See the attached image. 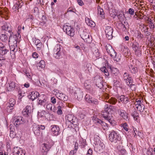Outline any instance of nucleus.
Instances as JSON below:
<instances>
[{"instance_id": "obj_63", "label": "nucleus", "mask_w": 155, "mask_h": 155, "mask_svg": "<svg viewBox=\"0 0 155 155\" xmlns=\"http://www.w3.org/2000/svg\"><path fill=\"white\" fill-rule=\"evenodd\" d=\"M129 98L127 97H125L123 103L124 104L127 103L128 101Z\"/></svg>"}, {"instance_id": "obj_60", "label": "nucleus", "mask_w": 155, "mask_h": 155, "mask_svg": "<svg viewBox=\"0 0 155 155\" xmlns=\"http://www.w3.org/2000/svg\"><path fill=\"white\" fill-rule=\"evenodd\" d=\"M51 102L53 104H55L56 103V99L53 97L51 98Z\"/></svg>"}, {"instance_id": "obj_15", "label": "nucleus", "mask_w": 155, "mask_h": 155, "mask_svg": "<svg viewBox=\"0 0 155 155\" xmlns=\"http://www.w3.org/2000/svg\"><path fill=\"white\" fill-rule=\"evenodd\" d=\"M14 125L16 127H18L20 125L24 123V120L22 117L21 116L15 117L13 121Z\"/></svg>"}, {"instance_id": "obj_32", "label": "nucleus", "mask_w": 155, "mask_h": 155, "mask_svg": "<svg viewBox=\"0 0 155 155\" xmlns=\"http://www.w3.org/2000/svg\"><path fill=\"white\" fill-rule=\"evenodd\" d=\"M97 123L101 124V126L104 130H106L107 129L108 127V126L106 123L104 122L103 121L99 119H97Z\"/></svg>"}, {"instance_id": "obj_64", "label": "nucleus", "mask_w": 155, "mask_h": 155, "mask_svg": "<svg viewBox=\"0 0 155 155\" xmlns=\"http://www.w3.org/2000/svg\"><path fill=\"white\" fill-rule=\"evenodd\" d=\"M76 152V151L75 150H71L70 153L69 154L70 155H73Z\"/></svg>"}, {"instance_id": "obj_55", "label": "nucleus", "mask_w": 155, "mask_h": 155, "mask_svg": "<svg viewBox=\"0 0 155 155\" xmlns=\"http://www.w3.org/2000/svg\"><path fill=\"white\" fill-rule=\"evenodd\" d=\"M93 153V150L92 149H89L87 153V155H92Z\"/></svg>"}, {"instance_id": "obj_35", "label": "nucleus", "mask_w": 155, "mask_h": 155, "mask_svg": "<svg viewBox=\"0 0 155 155\" xmlns=\"http://www.w3.org/2000/svg\"><path fill=\"white\" fill-rule=\"evenodd\" d=\"M94 54L96 57H98L100 56V53L97 48L95 47L92 49Z\"/></svg>"}, {"instance_id": "obj_43", "label": "nucleus", "mask_w": 155, "mask_h": 155, "mask_svg": "<svg viewBox=\"0 0 155 155\" xmlns=\"http://www.w3.org/2000/svg\"><path fill=\"white\" fill-rule=\"evenodd\" d=\"M15 104V101L13 98H11L9 100V103L8 104L9 105L14 106Z\"/></svg>"}, {"instance_id": "obj_5", "label": "nucleus", "mask_w": 155, "mask_h": 155, "mask_svg": "<svg viewBox=\"0 0 155 155\" xmlns=\"http://www.w3.org/2000/svg\"><path fill=\"white\" fill-rule=\"evenodd\" d=\"M109 138L111 142L116 143L120 142L121 137L117 132L113 130L109 134Z\"/></svg>"}, {"instance_id": "obj_22", "label": "nucleus", "mask_w": 155, "mask_h": 155, "mask_svg": "<svg viewBox=\"0 0 155 155\" xmlns=\"http://www.w3.org/2000/svg\"><path fill=\"white\" fill-rule=\"evenodd\" d=\"M31 107L30 106H27L24 108L22 112L23 115L25 117H28L31 115Z\"/></svg>"}, {"instance_id": "obj_51", "label": "nucleus", "mask_w": 155, "mask_h": 155, "mask_svg": "<svg viewBox=\"0 0 155 155\" xmlns=\"http://www.w3.org/2000/svg\"><path fill=\"white\" fill-rule=\"evenodd\" d=\"M122 127H123V128L126 131H127L128 130V128L127 127V124L126 123H124L122 125Z\"/></svg>"}, {"instance_id": "obj_19", "label": "nucleus", "mask_w": 155, "mask_h": 155, "mask_svg": "<svg viewBox=\"0 0 155 155\" xmlns=\"http://www.w3.org/2000/svg\"><path fill=\"white\" fill-rule=\"evenodd\" d=\"M38 104L44 106L48 102L47 101V97L44 95L42 94L40 96Z\"/></svg>"}, {"instance_id": "obj_26", "label": "nucleus", "mask_w": 155, "mask_h": 155, "mask_svg": "<svg viewBox=\"0 0 155 155\" xmlns=\"http://www.w3.org/2000/svg\"><path fill=\"white\" fill-rule=\"evenodd\" d=\"M15 87V84L12 81H10L7 85V90L8 91H11L14 89Z\"/></svg>"}, {"instance_id": "obj_13", "label": "nucleus", "mask_w": 155, "mask_h": 155, "mask_svg": "<svg viewBox=\"0 0 155 155\" xmlns=\"http://www.w3.org/2000/svg\"><path fill=\"white\" fill-rule=\"evenodd\" d=\"M85 101L89 103H92L96 105L98 104V102L97 99L92 97L89 94H86L85 97Z\"/></svg>"}, {"instance_id": "obj_62", "label": "nucleus", "mask_w": 155, "mask_h": 155, "mask_svg": "<svg viewBox=\"0 0 155 155\" xmlns=\"http://www.w3.org/2000/svg\"><path fill=\"white\" fill-rule=\"evenodd\" d=\"M77 2L78 4L81 6L83 5V2L82 0H77Z\"/></svg>"}, {"instance_id": "obj_1", "label": "nucleus", "mask_w": 155, "mask_h": 155, "mask_svg": "<svg viewBox=\"0 0 155 155\" xmlns=\"http://www.w3.org/2000/svg\"><path fill=\"white\" fill-rule=\"evenodd\" d=\"M18 38L12 32L9 37L8 43L11 51L15 52L17 51V40Z\"/></svg>"}, {"instance_id": "obj_29", "label": "nucleus", "mask_w": 155, "mask_h": 155, "mask_svg": "<svg viewBox=\"0 0 155 155\" xmlns=\"http://www.w3.org/2000/svg\"><path fill=\"white\" fill-rule=\"evenodd\" d=\"M39 94L38 92L36 91H33L30 93L29 96L32 101H34L35 99L37 98Z\"/></svg>"}, {"instance_id": "obj_39", "label": "nucleus", "mask_w": 155, "mask_h": 155, "mask_svg": "<svg viewBox=\"0 0 155 155\" xmlns=\"http://www.w3.org/2000/svg\"><path fill=\"white\" fill-rule=\"evenodd\" d=\"M103 72H104L106 76H108L109 74L105 67H102L100 69Z\"/></svg>"}, {"instance_id": "obj_21", "label": "nucleus", "mask_w": 155, "mask_h": 155, "mask_svg": "<svg viewBox=\"0 0 155 155\" xmlns=\"http://www.w3.org/2000/svg\"><path fill=\"white\" fill-rule=\"evenodd\" d=\"M56 96L60 100L64 102L67 101L68 99V97L65 94L59 92H57L56 94Z\"/></svg>"}, {"instance_id": "obj_9", "label": "nucleus", "mask_w": 155, "mask_h": 155, "mask_svg": "<svg viewBox=\"0 0 155 155\" xmlns=\"http://www.w3.org/2000/svg\"><path fill=\"white\" fill-rule=\"evenodd\" d=\"M141 46L137 42L134 41L133 44V49L134 51L135 54L138 57H140L142 54L140 50Z\"/></svg>"}, {"instance_id": "obj_2", "label": "nucleus", "mask_w": 155, "mask_h": 155, "mask_svg": "<svg viewBox=\"0 0 155 155\" xmlns=\"http://www.w3.org/2000/svg\"><path fill=\"white\" fill-rule=\"evenodd\" d=\"M123 78L127 85L132 90H135L136 88V85L134 84L131 77L127 72H125L123 75Z\"/></svg>"}, {"instance_id": "obj_48", "label": "nucleus", "mask_w": 155, "mask_h": 155, "mask_svg": "<svg viewBox=\"0 0 155 155\" xmlns=\"http://www.w3.org/2000/svg\"><path fill=\"white\" fill-rule=\"evenodd\" d=\"M10 137L12 138H13L15 136V133L13 130L10 131V133L9 134Z\"/></svg>"}, {"instance_id": "obj_58", "label": "nucleus", "mask_w": 155, "mask_h": 155, "mask_svg": "<svg viewBox=\"0 0 155 155\" xmlns=\"http://www.w3.org/2000/svg\"><path fill=\"white\" fill-rule=\"evenodd\" d=\"M111 72L112 73L115 74H117L118 72V70L116 68L113 69L111 70Z\"/></svg>"}, {"instance_id": "obj_49", "label": "nucleus", "mask_w": 155, "mask_h": 155, "mask_svg": "<svg viewBox=\"0 0 155 155\" xmlns=\"http://www.w3.org/2000/svg\"><path fill=\"white\" fill-rule=\"evenodd\" d=\"M140 99L137 98L136 99L135 102V105L138 104H141L142 103Z\"/></svg>"}, {"instance_id": "obj_34", "label": "nucleus", "mask_w": 155, "mask_h": 155, "mask_svg": "<svg viewBox=\"0 0 155 155\" xmlns=\"http://www.w3.org/2000/svg\"><path fill=\"white\" fill-rule=\"evenodd\" d=\"M46 108L48 110L51 111H54V106L51 103H48L46 104Z\"/></svg>"}, {"instance_id": "obj_45", "label": "nucleus", "mask_w": 155, "mask_h": 155, "mask_svg": "<svg viewBox=\"0 0 155 155\" xmlns=\"http://www.w3.org/2000/svg\"><path fill=\"white\" fill-rule=\"evenodd\" d=\"M13 106L7 104L6 108V110L7 112H11L13 109Z\"/></svg>"}, {"instance_id": "obj_20", "label": "nucleus", "mask_w": 155, "mask_h": 155, "mask_svg": "<svg viewBox=\"0 0 155 155\" xmlns=\"http://www.w3.org/2000/svg\"><path fill=\"white\" fill-rule=\"evenodd\" d=\"M8 51V50L6 47L5 45L2 43L0 42V54L4 55Z\"/></svg>"}, {"instance_id": "obj_16", "label": "nucleus", "mask_w": 155, "mask_h": 155, "mask_svg": "<svg viewBox=\"0 0 155 155\" xmlns=\"http://www.w3.org/2000/svg\"><path fill=\"white\" fill-rule=\"evenodd\" d=\"M107 38L109 40L112 38L113 28L110 26L106 27L105 31Z\"/></svg>"}, {"instance_id": "obj_36", "label": "nucleus", "mask_w": 155, "mask_h": 155, "mask_svg": "<svg viewBox=\"0 0 155 155\" xmlns=\"http://www.w3.org/2000/svg\"><path fill=\"white\" fill-rule=\"evenodd\" d=\"M8 11L7 8H3L0 9V15H7Z\"/></svg>"}, {"instance_id": "obj_41", "label": "nucleus", "mask_w": 155, "mask_h": 155, "mask_svg": "<svg viewBox=\"0 0 155 155\" xmlns=\"http://www.w3.org/2000/svg\"><path fill=\"white\" fill-rule=\"evenodd\" d=\"M135 34V36L137 38L141 39L143 38V35L141 34L140 31H137V32Z\"/></svg>"}, {"instance_id": "obj_42", "label": "nucleus", "mask_w": 155, "mask_h": 155, "mask_svg": "<svg viewBox=\"0 0 155 155\" xmlns=\"http://www.w3.org/2000/svg\"><path fill=\"white\" fill-rule=\"evenodd\" d=\"M84 86L86 89H89L91 87L89 81L88 80L85 81L84 83Z\"/></svg>"}, {"instance_id": "obj_37", "label": "nucleus", "mask_w": 155, "mask_h": 155, "mask_svg": "<svg viewBox=\"0 0 155 155\" xmlns=\"http://www.w3.org/2000/svg\"><path fill=\"white\" fill-rule=\"evenodd\" d=\"M0 39L2 41L6 42L8 41V37L5 34H2L0 36Z\"/></svg>"}, {"instance_id": "obj_12", "label": "nucleus", "mask_w": 155, "mask_h": 155, "mask_svg": "<svg viewBox=\"0 0 155 155\" xmlns=\"http://www.w3.org/2000/svg\"><path fill=\"white\" fill-rule=\"evenodd\" d=\"M94 82L98 87L101 88L103 86L102 78L97 75L94 78Z\"/></svg>"}, {"instance_id": "obj_4", "label": "nucleus", "mask_w": 155, "mask_h": 155, "mask_svg": "<svg viewBox=\"0 0 155 155\" xmlns=\"http://www.w3.org/2000/svg\"><path fill=\"white\" fill-rule=\"evenodd\" d=\"M66 122L69 125H71V127H75L78 124V120L76 117L71 114H69L66 116Z\"/></svg>"}, {"instance_id": "obj_52", "label": "nucleus", "mask_w": 155, "mask_h": 155, "mask_svg": "<svg viewBox=\"0 0 155 155\" xmlns=\"http://www.w3.org/2000/svg\"><path fill=\"white\" fill-rule=\"evenodd\" d=\"M37 48V50H40L42 48V43H40L39 44H37L36 45Z\"/></svg>"}, {"instance_id": "obj_53", "label": "nucleus", "mask_w": 155, "mask_h": 155, "mask_svg": "<svg viewBox=\"0 0 155 155\" xmlns=\"http://www.w3.org/2000/svg\"><path fill=\"white\" fill-rule=\"evenodd\" d=\"M125 97L124 95H121L119 97V100H120V101H119L118 102L120 103V102L121 101L123 103L124 100V98H125Z\"/></svg>"}, {"instance_id": "obj_17", "label": "nucleus", "mask_w": 155, "mask_h": 155, "mask_svg": "<svg viewBox=\"0 0 155 155\" xmlns=\"http://www.w3.org/2000/svg\"><path fill=\"white\" fill-rule=\"evenodd\" d=\"M106 50L108 54L112 57H114L116 52L110 44H107L106 46Z\"/></svg>"}, {"instance_id": "obj_40", "label": "nucleus", "mask_w": 155, "mask_h": 155, "mask_svg": "<svg viewBox=\"0 0 155 155\" xmlns=\"http://www.w3.org/2000/svg\"><path fill=\"white\" fill-rule=\"evenodd\" d=\"M113 58L114 61L117 62H119L120 60L121 56L120 55H117L116 53L114 55V57Z\"/></svg>"}, {"instance_id": "obj_7", "label": "nucleus", "mask_w": 155, "mask_h": 155, "mask_svg": "<svg viewBox=\"0 0 155 155\" xmlns=\"http://www.w3.org/2000/svg\"><path fill=\"white\" fill-rule=\"evenodd\" d=\"M52 142L50 139L46 141L42 145L41 151L44 154H46L51 148L52 145Z\"/></svg>"}, {"instance_id": "obj_8", "label": "nucleus", "mask_w": 155, "mask_h": 155, "mask_svg": "<svg viewBox=\"0 0 155 155\" xmlns=\"http://www.w3.org/2000/svg\"><path fill=\"white\" fill-rule=\"evenodd\" d=\"M63 29L68 35L71 37L73 36L74 35V30L71 26L65 24L63 26Z\"/></svg>"}, {"instance_id": "obj_44", "label": "nucleus", "mask_w": 155, "mask_h": 155, "mask_svg": "<svg viewBox=\"0 0 155 155\" xmlns=\"http://www.w3.org/2000/svg\"><path fill=\"white\" fill-rule=\"evenodd\" d=\"M79 143L82 147H84L86 144V140L83 139H81L79 141Z\"/></svg>"}, {"instance_id": "obj_3", "label": "nucleus", "mask_w": 155, "mask_h": 155, "mask_svg": "<svg viewBox=\"0 0 155 155\" xmlns=\"http://www.w3.org/2000/svg\"><path fill=\"white\" fill-rule=\"evenodd\" d=\"M112 106L107 104L105 105L104 111L102 114L103 117L104 119L108 121L110 124H112L113 120V117L109 116V112L111 110Z\"/></svg>"}, {"instance_id": "obj_10", "label": "nucleus", "mask_w": 155, "mask_h": 155, "mask_svg": "<svg viewBox=\"0 0 155 155\" xmlns=\"http://www.w3.org/2000/svg\"><path fill=\"white\" fill-rule=\"evenodd\" d=\"M61 46L59 44H57L54 46L53 52H54V56L57 59H59L61 56Z\"/></svg>"}, {"instance_id": "obj_6", "label": "nucleus", "mask_w": 155, "mask_h": 155, "mask_svg": "<svg viewBox=\"0 0 155 155\" xmlns=\"http://www.w3.org/2000/svg\"><path fill=\"white\" fill-rule=\"evenodd\" d=\"M79 34L81 38L85 42L87 43H90L91 42L92 38L89 36V34L87 30H84L83 31H80Z\"/></svg>"}, {"instance_id": "obj_30", "label": "nucleus", "mask_w": 155, "mask_h": 155, "mask_svg": "<svg viewBox=\"0 0 155 155\" xmlns=\"http://www.w3.org/2000/svg\"><path fill=\"white\" fill-rule=\"evenodd\" d=\"M85 22L87 24L91 27H94L95 26V23L92 20H91L88 18H86L85 19Z\"/></svg>"}, {"instance_id": "obj_54", "label": "nucleus", "mask_w": 155, "mask_h": 155, "mask_svg": "<svg viewBox=\"0 0 155 155\" xmlns=\"http://www.w3.org/2000/svg\"><path fill=\"white\" fill-rule=\"evenodd\" d=\"M129 12L130 15H133L134 14V10L132 8H130L129 9Z\"/></svg>"}, {"instance_id": "obj_25", "label": "nucleus", "mask_w": 155, "mask_h": 155, "mask_svg": "<svg viewBox=\"0 0 155 155\" xmlns=\"http://www.w3.org/2000/svg\"><path fill=\"white\" fill-rule=\"evenodd\" d=\"M117 111L118 114L121 117L124 119L127 120L128 118L127 114L124 110L119 109L117 110Z\"/></svg>"}, {"instance_id": "obj_46", "label": "nucleus", "mask_w": 155, "mask_h": 155, "mask_svg": "<svg viewBox=\"0 0 155 155\" xmlns=\"http://www.w3.org/2000/svg\"><path fill=\"white\" fill-rule=\"evenodd\" d=\"M131 72L134 74L137 71V68L134 67L133 66H131L130 67Z\"/></svg>"}, {"instance_id": "obj_18", "label": "nucleus", "mask_w": 155, "mask_h": 155, "mask_svg": "<svg viewBox=\"0 0 155 155\" xmlns=\"http://www.w3.org/2000/svg\"><path fill=\"white\" fill-rule=\"evenodd\" d=\"M12 152L13 155H25L24 151L18 147H14Z\"/></svg>"}, {"instance_id": "obj_23", "label": "nucleus", "mask_w": 155, "mask_h": 155, "mask_svg": "<svg viewBox=\"0 0 155 155\" xmlns=\"http://www.w3.org/2000/svg\"><path fill=\"white\" fill-rule=\"evenodd\" d=\"M23 5V3L21 0L17 1L15 4L12 8L13 11L18 10L19 8H21Z\"/></svg>"}, {"instance_id": "obj_27", "label": "nucleus", "mask_w": 155, "mask_h": 155, "mask_svg": "<svg viewBox=\"0 0 155 155\" xmlns=\"http://www.w3.org/2000/svg\"><path fill=\"white\" fill-rule=\"evenodd\" d=\"M106 97V102L112 104H115L117 101V100L115 98L110 97L107 94Z\"/></svg>"}, {"instance_id": "obj_57", "label": "nucleus", "mask_w": 155, "mask_h": 155, "mask_svg": "<svg viewBox=\"0 0 155 155\" xmlns=\"http://www.w3.org/2000/svg\"><path fill=\"white\" fill-rule=\"evenodd\" d=\"M133 131L134 132V133L133 134L134 135V137H135L136 135H139V133H140V132H138V133H136V129L135 128H134Z\"/></svg>"}, {"instance_id": "obj_31", "label": "nucleus", "mask_w": 155, "mask_h": 155, "mask_svg": "<svg viewBox=\"0 0 155 155\" xmlns=\"http://www.w3.org/2000/svg\"><path fill=\"white\" fill-rule=\"evenodd\" d=\"M98 15L103 18H104V13L103 9L101 8L99 6L97 7Z\"/></svg>"}, {"instance_id": "obj_56", "label": "nucleus", "mask_w": 155, "mask_h": 155, "mask_svg": "<svg viewBox=\"0 0 155 155\" xmlns=\"http://www.w3.org/2000/svg\"><path fill=\"white\" fill-rule=\"evenodd\" d=\"M32 56L34 58H37L38 57V55L37 53L35 52L32 53Z\"/></svg>"}, {"instance_id": "obj_50", "label": "nucleus", "mask_w": 155, "mask_h": 155, "mask_svg": "<svg viewBox=\"0 0 155 155\" xmlns=\"http://www.w3.org/2000/svg\"><path fill=\"white\" fill-rule=\"evenodd\" d=\"M119 153L121 154V155H127L126 151L124 149H123L119 152Z\"/></svg>"}, {"instance_id": "obj_33", "label": "nucleus", "mask_w": 155, "mask_h": 155, "mask_svg": "<svg viewBox=\"0 0 155 155\" xmlns=\"http://www.w3.org/2000/svg\"><path fill=\"white\" fill-rule=\"evenodd\" d=\"M138 111L140 112H143L144 109V106L142 103L135 105Z\"/></svg>"}, {"instance_id": "obj_61", "label": "nucleus", "mask_w": 155, "mask_h": 155, "mask_svg": "<svg viewBox=\"0 0 155 155\" xmlns=\"http://www.w3.org/2000/svg\"><path fill=\"white\" fill-rule=\"evenodd\" d=\"M117 148L119 152L124 149L123 147V146L120 145H119L117 147Z\"/></svg>"}, {"instance_id": "obj_24", "label": "nucleus", "mask_w": 155, "mask_h": 155, "mask_svg": "<svg viewBox=\"0 0 155 155\" xmlns=\"http://www.w3.org/2000/svg\"><path fill=\"white\" fill-rule=\"evenodd\" d=\"M51 132L55 136H57L59 134L60 129L59 127L56 125L51 126Z\"/></svg>"}, {"instance_id": "obj_47", "label": "nucleus", "mask_w": 155, "mask_h": 155, "mask_svg": "<svg viewBox=\"0 0 155 155\" xmlns=\"http://www.w3.org/2000/svg\"><path fill=\"white\" fill-rule=\"evenodd\" d=\"M75 11L76 10L74 8L72 7L68 8L67 10V12H73V13H75Z\"/></svg>"}, {"instance_id": "obj_11", "label": "nucleus", "mask_w": 155, "mask_h": 155, "mask_svg": "<svg viewBox=\"0 0 155 155\" xmlns=\"http://www.w3.org/2000/svg\"><path fill=\"white\" fill-rule=\"evenodd\" d=\"M45 128L44 125H39L34 124L33 125V130L35 134L38 135L40 134L39 132L41 130H43Z\"/></svg>"}, {"instance_id": "obj_14", "label": "nucleus", "mask_w": 155, "mask_h": 155, "mask_svg": "<svg viewBox=\"0 0 155 155\" xmlns=\"http://www.w3.org/2000/svg\"><path fill=\"white\" fill-rule=\"evenodd\" d=\"M2 30L4 31L5 32H8L11 34L12 31V28L10 24L8 23H5L2 26Z\"/></svg>"}, {"instance_id": "obj_59", "label": "nucleus", "mask_w": 155, "mask_h": 155, "mask_svg": "<svg viewBox=\"0 0 155 155\" xmlns=\"http://www.w3.org/2000/svg\"><path fill=\"white\" fill-rule=\"evenodd\" d=\"M136 113V114L135 115L134 114H132V116L134 117V120H137V117H138V114H137V112H135Z\"/></svg>"}, {"instance_id": "obj_28", "label": "nucleus", "mask_w": 155, "mask_h": 155, "mask_svg": "<svg viewBox=\"0 0 155 155\" xmlns=\"http://www.w3.org/2000/svg\"><path fill=\"white\" fill-rule=\"evenodd\" d=\"M58 110L57 111L58 114H62V110L64 107V105L61 101H59L58 103Z\"/></svg>"}, {"instance_id": "obj_38", "label": "nucleus", "mask_w": 155, "mask_h": 155, "mask_svg": "<svg viewBox=\"0 0 155 155\" xmlns=\"http://www.w3.org/2000/svg\"><path fill=\"white\" fill-rule=\"evenodd\" d=\"M45 62L43 60L41 61L37 64V67L43 68H45Z\"/></svg>"}]
</instances>
